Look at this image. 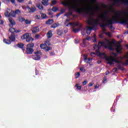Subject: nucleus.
Here are the masks:
<instances>
[{"label":"nucleus","mask_w":128,"mask_h":128,"mask_svg":"<svg viewBox=\"0 0 128 128\" xmlns=\"http://www.w3.org/2000/svg\"><path fill=\"white\" fill-rule=\"evenodd\" d=\"M2 18V16L0 15V24H4V20H1Z\"/></svg>","instance_id":"nucleus-47"},{"label":"nucleus","mask_w":128,"mask_h":128,"mask_svg":"<svg viewBox=\"0 0 128 128\" xmlns=\"http://www.w3.org/2000/svg\"><path fill=\"white\" fill-rule=\"evenodd\" d=\"M34 40V39L32 38V37H30V36H28V38L26 39V42H30V40Z\"/></svg>","instance_id":"nucleus-30"},{"label":"nucleus","mask_w":128,"mask_h":128,"mask_svg":"<svg viewBox=\"0 0 128 128\" xmlns=\"http://www.w3.org/2000/svg\"><path fill=\"white\" fill-rule=\"evenodd\" d=\"M104 34H106V36H108V38H111L112 37V34H110V32H104Z\"/></svg>","instance_id":"nucleus-41"},{"label":"nucleus","mask_w":128,"mask_h":128,"mask_svg":"<svg viewBox=\"0 0 128 128\" xmlns=\"http://www.w3.org/2000/svg\"><path fill=\"white\" fill-rule=\"evenodd\" d=\"M74 5H71L70 6V9L71 10H75L78 14H90V12H92L91 14V16H94V13H96V10H93L91 8H78V6H80V3H78V0H73Z\"/></svg>","instance_id":"nucleus-2"},{"label":"nucleus","mask_w":128,"mask_h":128,"mask_svg":"<svg viewBox=\"0 0 128 128\" xmlns=\"http://www.w3.org/2000/svg\"><path fill=\"white\" fill-rule=\"evenodd\" d=\"M56 32L57 34H58V36H62L64 34V30H62L58 29L56 30Z\"/></svg>","instance_id":"nucleus-12"},{"label":"nucleus","mask_w":128,"mask_h":128,"mask_svg":"<svg viewBox=\"0 0 128 128\" xmlns=\"http://www.w3.org/2000/svg\"><path fill=\"white\" fill-rule=\"evenodd\" d=\"M68 24H69L70 26H74V22H70Z\"/></svg>","instance_id":"nucleus-59"},{"label":"nucleus","mask_w":128,"mask_h":128,"mask_svg":"<svg viewBox=\"0 0 128 128\" xmlns=\"http://www.w3.org/2000/svg\"><path fill=\"white\" fill-rule=\"evenodd\" d=\"M108 64H110V66H112V64H114L112 62L108 61L107 62Z\"/></svg>","instance_id":"nucleus-49"},{"label":"nucleus","mask_w":128,"mask_h":128,"mask_svg":"<svg viewBox=\"0 0 128 128\" xmlns=\"http://www.w3.org/2000/svg\"><path fill=\"white\" fill-rule=\"evenodd\" d=\"M21 30H18L16 29H15L14 30V32H16V34L18 33V32H20Z\"/></svg>","instance_id":"nucleus-55"},{"label":"nucleus","mask_w":128,"mask_h":128,"mask_svg":"<svg viewBox=\"0 0 128 128\" xmlns=\"http://www.w3.org/2000/svg\"><path fill=\"white\" fill-rule=\"evenodd\" d=\"M14 12L16 14H20V10H16Z\"/></svg>","instance_id":"nucleus-44"},{"label":"nucleus","mask_w":128,"mask_h":128,"mask_svg":"<svg viewBox=\"0 0 128 128\" xmlns=\"http://www.w3.org/2000/svg\"><path fill=\"white\" fill-rule=\"evenodd\" d=\"M15 29L16 28H10L9 29V32H12V34H14Z\"/></svg>","instance_id":"nucleus-35"},{"label":"nucleus","mask_w":128,"mask_h":128,"mask_svg":"<svg viewBox=\"0 0 128 128\" xmlns=\"http://www.w3.org/2000/svg\"><path fill=\"white\" fill-rule=\"evenodd\" d=\"M8 38L10 40L11 42H16V34L14 33H12L11 35L8 37Z\"/></svg>","instance_id":"nucleus-7"},{"label":"nucleus","mask_w":128,"mask_h":128,"mask_svg":"<svg viewBox=\"0 0 128 128\" xmlns=\"http://www.w3.org/2000/svg\"><path fill=\"white\" fill-rule=\"evenodd\" d=\"M18 2H20V4H22V2H24V0H17Z\"/></svg>","instance_id":"nucleus-61"},{"label":"nucleus","mask_w":128,"mask_h":128,"mask_svg":"<svg viewBox=\"0 0 128 128\" xmlns=\"http://www.w3.org/2000/svg\"><path fill=\"white\" fill-rule=\"evenodd\" d=\"M52 47H48V46H46V47L45 48L44 50L45 52H48V50H52Z\"/></svg>","instance_id":"nucleus-28"},{"label":"nucleus","mask_w":128,"mask_h":128,"mask_svg":"<svg viewBox=\"0 0 128 128\" xmlns=\"http://www.w3.org/2000/svg\"><path fill=\"white\" fill-rule=\"evenodd\" d=\"M36 18L37 20H40V15H36Z\"/></svg>","instance_id":"nucleus-63"},{"label":"nucleus","mask_w":128,"mask_h":128,"mask_svg":"<svg viewBox=\"0 0 128 128\" xmlns=\"http://www.w3.org/2000/svg\"><path fill=\"white\" fill-rule=\"evenodd\" d=\"M3 42L4 44H12L11 41L10 40L6 38H4Z\"/></svg>","instance_id":"nucleus-15"},{"label":"nucleus","mask_w":128,"mask_h":128,"mask_svg":"<svg viewBox=\"0 0 128 128\" xmlns=\"http://www.w3.org/2000/svg\"><path fill=\"white\" fill-rule=\"evenodd\" d=\"M83 86H86L88 84V81L86 80H84V82H82Z\"/></svg>","instance_id":"nucleus-52"},{"label":"nucleus","mask_w":128,"mask_h":128,"mask_svg":"<svg viewBox=\"0 0 128 128\" xmlns=\"http://www.w3.org/2000/svg\"><path fill=\"white\" fill-rule=\"evenodd\" d=\"M80 70H81V72H82L83 70H84V72H86V70L84 69V67H81L80 68Z\"/></svg>","instance_id":"nucleus-57"},{"label":"nucleus","mask_w":128,"mask_h":128,"mask_svg":"<svg viewBox=\"0 0 128 128\" xmlns=\"http://www.w3.org/2000/svg\"><path fill=\"white\" fill-rule=\"evenodd\" d=\"M8 20L12 26H16V22L12 18H9Z\"/></svg>","instance_id":"nucleus-16"},{"label":"nucleus","mask_w":128,"mask_h":128,"mask_svg":"<svg viewBox=\"0 0 128 128\" xmlns=\"http://www.w3.org/2000/svg\"><path fill=\"white\" fill-rule=\"evenodd\" d=\"M83 58H84L85 62H86V64H88V57H86V56L84 55Z\"/></svg>","instance_id":"nucleus-29"},{"label":"nucleus","mask_w":128,"mask_h":128,"mask_svg":"<svg viewBox=\"0 0 128 128\" xmlns=\"http://www.w3.org/2000/svg\"><path fill=\"white\" fill-rule=\"evenodd\" d=\"M80 30V28H74L73 29V32H78Z\"/></svg>","instance_id":"nucleus-46"},{"label":"nucleus","mask_w":128,"mask_h":128,"mask_svg":"<svg viewBox=\"0 0 128 128\" xmlns=\"http://www.w3.org/2000/svg\"><path fill=\"white\" fill-rule=\"evenodd\" d=\"M91 32H92V31H90L88 30H86V33L87 34H90Z\"/></svg>","instance_id":"nucleus-58"},{"label":"nucleus","mask_w":128,"mask_h":128,"mask_svg":"<svg viewBox=\"0 0 128 128\" xmlns=\"http://www.w3.org/2000/svg\"><path fill=\"white\" fill-rule=\"evenodd\" d=\"M56 54V53H54V51H52L50 52V56H54Z\"/></svg>","instance_id":"nucleus-51"},{"label":"nucleus","mask_w":128,"mask_h":128,"mask_svg":"<svg viewBox=\"0 0 128 128\" xmlns=\"http://www.w3.org/2000/svg\"><path fill=\"white\" fill-rule=\"evenodd\" d=\"M64 12H66V10H64V9H62L60 10V13L62 14H64Z\"/></svg>","instance_id":"nucleus-53"},{"label":"nucleus","mask_w":128,"mask_h":128,"mask_svg":"<svg viewBox=\"0 0 128 128\" xmlns=\"http://www.w3.org/2000/svg\"><path fill=\"white\" fill-rule=\"evenodd\" d=\"M65 2H62V4L64 6H70V4L68 2V0H64Z\"/></svg>","instance_id":"nucleus-14"},{"label":"nucleus","mask_w":128,"mask_h":128,"mask_svg":"<svg viewBox=\"0 0 128 128\" xmlns=\"http://www.w3.org/2000/svg\"><path fill=\"white\" fill-rule=\"evenodd\" d=\"M52 44L50 43V42H48V40L46 41V44L45 45L46 46H50Z\"/></svg>","instance_id":"nucleus-43"},{"label":"nucleus","mask_w":128,"mask_h":128,"mask_svg":"<svg viewBox=\"0 0 128 128\" xmlns=\"http://www.w3.org/2000/svg\"><path fill=\"white\" fill-rule=\"evenodd\" d=\"M40 47L41 48H42V50H44L46 47V44H40Z\"/></svg>","instance_id":"nucleus-34"},{"label":"nucleus","mask_w":128,"mask_h":128,"mask_svg":"<svg viewBox=\"0 0 128 128\" xmlns=\"http://www.w3.org/2000/svg\"><path fill=\"white\" fill-rule=\"evenodd\" d=\"M24 44L22 43H19L16 46L19 48H21L23 52H24V50H26L24 48Z\"/></svg>","instance_id":"nucleus-10"},{"label":"nucleus","mask_w":128,"mask_h":128,"mask_svg":"<svg viewBox=\"0 0 128 128\" xmlns=\"http://www.w3.org/2000/svg\"><path fill=\"white\" fill-rule=\"evenodd\" d=\"M41 18L43 20H44V18H46V14H42L41 16Z\"/></svg>","instance_id":"nucleus-40"},{"label":"nucleus","mask_w":128,"mask_h":128,"mask_svg":"<svg viewBox=\"0 0 128 128\" xmlns=\"http://www.w3.org/2000/svg\"><path fill=\"white\" fill-rule=\"evenodd\" d=\"M32 34H36V32H40V28L38 26L33 27L32 29Z\"/></svg>","instance_id":"nucleus-9"},{"label":"nucleus","mask_w":128,"mask_h":128,"mask_svg":"<svg viewBox=\"0 0 128 128\" xmlns=\"http://www.w3.org/2000/svg\"><path fill=\"white\" fill-rule=\"evenodd\" d=\"M106 42H108V46L106 45V44L104 43V42H100L98 43V48H100V46H104V47L105 48H108V50H114V42H110V40H106Z\"/></svg>","instance_id":"nucleus-3"},{"label":"nucleus","mask_w":128,"mask_h":128,"mask_svg":"<svg viewBox=\"0 0 128 128\" xmlns=\"http://www.w3.org/2000/svg\"><path fill=\"white\" fill-rule=\"evenodd\" d=\"M96 34H94V40H93V42H96Z\"/></svg>","instance_id":"nucleus-56"},{"label":"nucleus","mask_w":128,"mask_h":128,"mask_svg":"<svg viewBox=\"0 0 128 128\" xmlns=\"http://www.w3.org/2000/svg\"><path fill=\"white\" fill-rule=\"evenodd\" d=\"M36 6H32V7H30V10H29V12H36Z\"/></svg>","instance_id":"nucleus-13"},{"label":"nucleus","mask_w":128,"mask_h":128,"mask_svg":"<svg viewBox=\"0 0 128 128\" xmlns=\"http://www.w3.org/2000/svg\"><path fill=\"white\" fill-rule=\"evenodd\" d=\"M117 68H118V70H124V68L123 66H120V64H118L117 65Z\"/></svg>","instance_id":"nucleus-24"},{"label":"nucleus","mask_w":128,"mask_h":128,"mask_svg":"<svg viewBox=\"0 0 128 128\" xmlns=\"http://www.w3.org/2000/svg\"><path fill=\"white\" fill-rule=\"evenodd\" d=\"M122 46L120 44L117 45L116 48V50L118 54H122Z\"/></svg>","instance_id":"nucleus-8"},{"label":"nucleus","mask_w":128,"mask_h":128,"mask_svg":"<svg viewBox=\"0 0 128 128\" xmlns=\"http://www.w3.org/2000/svg\"><path fill=\"white\" fill-rule=\"evenodd\" d=\"M116 60V58H114L112 56H111L110 58H106V60L107 62H114V60Z\"/></svg>","instance_id":"nucleus-17"},{"label":"nucleus","mask_w":128,"mask_h":128,"mask_svg":"<svg viewBox=\"0 0 128 128\" xmlns=\"http://www.w3.org/2000/svg\"><path fill=\"white\" fill-rule=\"evenodd\" d=\"M32 58L34 60H40V56L38 54V52H35V55L32 56Z\"/></svg>","instance_id":"nucleus-6"},{"label":"nucleus","mask_w":128,"mask_h":128,"mask_svg":"<svg viewBox=\"0 0 128 128\" xmlns=\"http://www.w3.org/2000/svg\"><path fill=\"white\" fill-rule=\"evenodd\" d=\"M34 43L28 44L26 45V54H32L34 50Z\"/></svg>","instance_id":"nucleus-4"},{"label":"nucleus","mask_w":128,"mask_h":128,"mask_svg":"<svg viewBox=\"0 0 128 128\" xmlns=\"http://www.w3.org/2000/svg\"><path fill=\"white\" fill-rule=\"evenodd\" d=\"M80 76V72H78L77 73L75 74V78H78Z\"/></svg>","instance_id":"nucleus-31"},{"label":"nucleus","mask_w":128,"mask_h":128,"mask_svg":"<svg viewBox=\"0 0 128 128\" xmlns=\"http://www.w3.org/2000/svg\"><path fill=\"white\" fill-rule=\"evenodd\" d=\"M56 2H58V1H56V0H54L52 1L51 6H54V4H56Z\"/></svg>","instance_id":"nucleus-39"},{"label":"nucleus","mask_w":128,"mask_h":128,"mask_svg":"<svg viewBox=\"0 0 128 128\" xmlns=\"http://www.w3.org/2000/svg\"><path fill=\"white\" fill-rule=\"evenodd\" d=\"M117 21L118 17H115L112 19H110L107 23H102L100 22L98 19V20H96L90 17L88 20L87 24H90V26H92L93 30H94V28H96V26H98V24L100 28H106V26H110V24H114Z\"/></svg>","instance_id":"nucleus-1"},{"label":"nucleus","mask_w":128,"mask_h":128,"mask_svg":"<svg viewBox=\"0 0 128 128\" xmlns=\"http://www.w3.org/2000/svg\"><path fill=\"white\" fill-rule=\"evenodd\" d=\"M25 20H26V19L24 18L21 17L19 18V22H22Z\"/></svg>","instance_id":"nucleus-37"},{"label":"nucleus","mask_w":128,"mask_h":128,"mask_svg":"<svg viewBox=\"0 0 128 128\" xmlns=\"http://www.w3.org/2000/svg\"><path fill=\"white\" fill-rule=\"evenodd\" d=\"M97 55L98 56H106V53L98 52L97 53Z\"/></svg>","instance_id":"nucleus-27"},{"label":"nucleus","mask_w":128,"mask_h":128,"mask_svg":"<svg viewBox=\"0 0 128 128\" xmlns=\"http://www.w3.org/2000/svg\"><path fill=\"white\" fill-rule=\"evenodd\" d=\"M114 24H110L109 26H110V30H114V26H112Z\"/></svg>","instance_id":"nucleus-54"},{"label":"nucleus","mask_w":128,"mask_h":128,"mask_svg":"<svg viewBox=\"0 0 128 128\" xmlns=\"http://www.w3.org/2000/svg\"><path fill=\"white\" fill-rule=\"evenodd\" d=\"M61 14H61L60 12H59V13L57 14H56V18H58V16H60Z\"/></svg>","instance_id":"nucleus-64"},{"label":"nucleus","mask_w":128,"mask_h":128,"mask_svg":"<svg viewBox=\"0 0 128 128\" xmlns=\"http://www.w3.org/2000/svg\"><path fill=\"white\" fill-rule=\"evenodd\" d=\"M4 16L6 18H10V13L8 11H6V12H4Z\"/></svg>","instance_id":"nucleus-25"},{"label":"nucleus","mask_w":128,"mask_h":128,"mask_svg":"<svg viewBox=\"0 0 128 128\" xmlns=\"http://www.w3.org/2000/svg\"><path fill=\"white\" fill-rule=\"evenodd\" d=\"M58 26H60V24L54 23L50 26V28H58Z\"/></svg>","instance_id":"nucleus-21"},{"label":"nucleus","mask_w":128,"mask_h":128,"mask_svg":"<svg viewBox=\"0 0 128 128\" xmlns=\"http://www.w3.org/2000/svg\"><path fill=\"white\" fill-rule=\"evenodd\" d=\"M122 64L123 66H128V60H126V62L122 63Z\"/></svg>","instance_id":"nucleus-50"},{"label":"nucleus","mask_w":128,"mask_h":128,"mask_svg":"<svg viewBox=\"0 0 128 128\" xmlns=\"http://www.w3.org/2000/svg\"><path fill=\"white\" fill-rule=\"evenodd\" d=\"M52 12H58V8H57L56 7V6H54L52 8Z\"/></svg>","instance_id":"nucleus-32"},{"label":"nucleus","mask_w":128,"mask_h":128,"mask_svg":"<svg viewBox=\"0 0 128 128\" xmlns=\"http://www.w3.org/2000/svg\"><path fill=\"white\" fill-rule=\"evenodd\" d=\"M6 2H12V4H16V0H5Z\"/></svg>","instance_id":"nucleus-26"},{"label":"nucleus","mask_w":128,"mask_h":128,"mask_svg":"<svg viewBox=\"0 0 128 128\" xmlns=\"http://www.w3.org/2000/svg\"><path fill=\"white\" fill-rule=\"evenodd\" d=\"M108 80V78H106V76H104L103 78V80H102V82L103 84H106V80Z\"/></svg>","instance_id":"nucleus-38"},{"label":"nucleus","mask_w":128,"mask_h":128,"mask_svg":"<svg viewBox=\"0 0 128 128\" xmlns=\"http://www.w3.org/2000/svg\"><path fill=\"white\" fill-rule=\"evenodd\" d=\"M40 34H36V36H35V38H40Z\"/></svg>","instance_id":"nucleus-62"},{"label":"nucleus","mask_w":128,"mask_h":128,"mask_svg":"<svg viewBox=\"0 0 128 128\" xmlns=\"http://www.w3.org/2000/svg\"><path fill=\"white\" fill-rule=\"evenodd\" d=\"M11 16H13V18H16V12L14 11H12Z\"/></svg>","instance_id":"nucleus-36"},{"label":"nucleus","mask_w":128,"mask_h":128,"mask_svg":"<svg viewBox=\"0 0 128 128\" xmlns=\"http://www.w3.org/2000/svg\"><path fill=\"white\" fill-rule=\"evenodd\" d=\"M86 30H89L90 32H92V30H94L92 27H90V26H86Z\"/></svg>","instance_id":"nucleus-33"},{"label":"nucleus","mask_w":128,"mask_h":128,"mask_svg":"<svg viewBox=\"0 0 128 128\" xmlns=\"http://www.w3.org/2000/svg\"><path fill=\"white\" fill-rule=\"evenodd\" d=\"M91 8V10H96V12L100 10V8L98 6H94V8Z\"/></svg>","instance_id":"nucleus-11"},{"label":"nucleus","mask_w":128,"mask_h":128,"mask_svg":"<svg viewBox=\"0 0 128 128\" xmlns=\"http://www.w3.org/2000/svg\"><path fill=\"white\" fill-rule=\"evenodd\" d=\"M54 22V20L52 19H50L48 20L46 22V24H52Z\"/></svg>","instance_id":"nucleus-23"},{"label":"nucleus","mask_w":128,"mask_h":128,"mask_svg":"<svg viewBox=\"0 0 128 128\" xmlns=\"http://www.w3.org/2000/svg\"><path fill=\"white\" fill-rule=\"evenodd\" d=\"M30 36L28 34H25L21 36L22 40H26Z\"/></svg>","instance_id":"nucleus-19"},{"label":"nucleus","mask_w":128,"mask_h":128,"mask_svg":"<svg viewBox=\"0 0 128 128\" xmlns=\"http://www.w3.org/2000/svg\"><path fill=\"white\" fill-rule=\"evenodd\" d=\"M120 54L119 53H118V52H112V54L115 56V58H116L118 56V54Z\"/></svg>","instance_id":"nucleus-45"},{"label":"nucleus","mask_w":128,"mask_h":128,"mask_svg":"<svg viewBox=\"0 0 128 128\" xmlns=\"http://www.w3.org/2000/svg\"><path fill=\"white\" fill-rule=\"evenodd\" d=\"M105 28L106 27L103 28L102 29V32H103L104 34V32H106V29Z\"/></svg>","instance_id":"nucleus-60"},{"label":"nucleus","mask_w":128,"mask_h":128,"mask_svg":"<svg viewBox=\"0 0 128 128\" xmlns=\"http://www.w3.org/2000/svg\"><path fill=\"white\" fill-rule=\"evenodd\" d=\"M42 4H43V6H48V1L50 0H42Z\"/></svg>","instance_id":"nucleus-18"},{"label":"nucleus","mask_w":128,"mask_h":128,"mask_svg":"<svg viewBox=\"0 0 128 128\" xmlns=\"http://www.w3.org/2000/svg\"><path fill=\"white\" fill-rule=\"evenodd\" d=\"M37 8H38L39 10H44V6H42V5L40 4H38L36 5Z\"/></svg>","instance_id":"nucleus-22"},{"label":"nucleus","mask_w":128,"mask_h":128,"mask_svg":"<svg viewBox=\"0 0 128 128\" xmlns=\"http://www.w3.org/2000/svg\"><path fill=\"white\" fill-rule=\"evenodd\" d=\"M52 36V30H50L48 33H47V38H50Z\"/></svg>","instance_id":"nucleus-20"},{"label":"nucleus","mask_w":128,"mask_h":128,"mask_svg":"<svg viewBox=\"0 0 128 128\" xmlns=\"http://www.w3.org/2000/svg\"><path fill=\"white\" fill-rule=\"evenodd\" d=\"M24 22L26 24H30V21L28 20H25Z\"/></svg>","instance_id":"nucleus-42"},{"label":"nucleus","mask_w":128,"mask_h":128,"mask_svg":"<svg viewBox=\"0 0 128 128\" xmlns=\"http://www.w3.org/2000/svg\"><path fill=\"white\" fill-rule=\"evenodd\" d=\"M114 62H116V64H120V61L118 60L116 58H115V60H114Z\"/></svg>","instance_id":"nucleus-48"},{"label":"nucleus","mask_w":128,"mask_h":128,"mask_svg":"<svg viewBox=\"0 0 128 128\" xmlns=\"http://www.w3.org/2000/svg\"><path fill=\"white\" fill-rule=\"evenodd\" d=\"M108 13L107 12L100 14V16L98 18V20H100V18H103V22H108V20H110L109 18L108 17H106V14Z\"/></svg>","instance_id":"nucleus-5"}]
</instances>
